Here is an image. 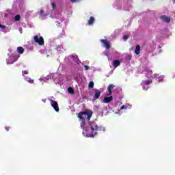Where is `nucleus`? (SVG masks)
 I'll return each instance as SVG.
<instances>
[{"instance_id": "1", "label": "nucleus", "mask_w": 175, "mask_h": 175, "mask_svg": "<svg viewBox=\"0 0 175 175\" xmlns=\"http://www.w3.org/2000/svg\"><path fill=\"white\" fill-rule=\"evenodd\" d=\"M92 114H94V112L91 110L85 109L84 111H81L78 114V118L81 121L83 125H85V118L87 121H90L91 120V117H92ZM83 116H85L83 117Z\"/></svg>"}, {"instance_id": "2", "label": "nucleus", "mask_w": 175, "mask_h": 175, "mask_svg": "<svg viewBox=\"0 0 175 175\" xmlns=\"http://www.w3.org/2000/svg\"><path fill=\"white\" fill-rule=\"evenodd\" d=\"M99 130V127L98 126V124L95 123L94 122H90V137H94L95 135H97L98 131Z\"/></svg>"}, {"instance_id": "3", "label": "nucleus", "mask_w": 175, "mask_h": 175, "mask_svg": "<svg viewBox=\"0 0 175 175\" xmlns=\"http://www.w3.org/2000/svg\"><path fill=\"white\" fill-rule=\"evenodd\" d=\"M33 39L34 42L36 43H38L39 46H44V39L43 38V37L40 36L39 38V36H34Z\"/></svg>"}, {"instance_id": "4", "label": "nucleus", "mask_w": 175, "mask_h": 175, "mask_svg": "<svg viewBox=\"0 0 175 175\" xmlns=\"http://www.w3.org/2000/svg\"><path fill=\"white\" fill-rule=\"evenodd\" d=\"M49 102H50L52 107L54 109V110L58 113V111H59V107H58V103H57V101L53 100L52 99H50Z\"/></svg>"}, {"instance_id": "5", "label": "nucleus", "mask_w": 175, "mask_h": 175, "mask_svg": "<svg viewBox=\"0 0 175 175\" xmlns=\"http://www.w3.org/2000/svg\"><path fill=\"white\" fill-rule=\"evenodd\" d=\"M101 43H103V46L105 47V49H107V50H109V49H110V42H109V41H107V40H100Z\"/></svg>"}, {"instance_id": "6", "label": "nucleus", "mask_w": 175, "mask_h": 175, "mask_svg": "<svg viewBox=\"0 0 175 175\" xmlns=\"http://www.w3.org/2000/svg\"><path fill=\"white\" fill-rule=\"evenodd\" d=\"M161 20H162V21H164L165 23H169L171 21L170 17H168L166 15H163L160 17Z\"/></svg>"}, {"instance_id": "7", "label": "nucleus", "mask_w": 175, "mask_h": 175, "mask_svg": "<svg viewBox=\"0 0 175 175\" xmlns=\"http://www.w3.org/2000/svg\"><path fill=\"white\" fill-rule=\"evenodd\" d=\"M152 83V80H144L142 81V82L141 83V85H142V87H146L148 85H150V84Z\"/></svg>"}, {"instance_id": "8", "label": "nucleus", "mask_w": 175, "mask_h": 175, "mask_svg": "<svg viewBox=\"0 0 175 175\" xmlns=\"http://www.w3.org/2000/svg\"><path fill=\"white\" fill-rule=\"evenodd\" d=\"M100 94H102V92H100V91L95 90L94 100H96V99H99V97L100 96Z\"/></svg>"}, {"instance_id": "9", "label": "nucleus", "mask_w": 175, "mask_h": 175, "mask_svg": "<svg viewBox=\"0 0 175 175\" xmlns=\"http://www.w3.org/2000/svg\"><path fill=\"white\" fill-rule=\"evenodd\" d=\"M113 100V96L105 97L103 99V103H110Z\"/></svg>"}, {"instance_id": "10", "label": "nucleus", "mask_w": 175, "mask_h": 175, "mask_svg": "<svg viewBox=\"0 0 175 175\" xmlns=\"http://www.w3.org/2000/svg\"><path fill=\"white\" fill-rule=\"evenodd\" d=\"M47 80H49V79H46V78H40L38 79V81H40L38 83L39 85H43L44 83H47Z\"/></svg>"}, {"instance_id": "11", "label": "nucleus", "mask_w": 175, "mask_h": 175, "mask_svg": "<svg viewBox=\"0 0 175 175\" xmlns=\"http://www.w3.org/2000/svg\"><path fill=\"white\" fill-rule=\"evenodd\" d=\"M112 65H113V66H114V68H117V67L120 66V65H121V62H120V60H118V59L113 60Z\"/></svg>"}, {"instance_id": "12", "label": "nucleus", "mask_w": 175, "mask_h": 175, "mask_svg": "<svg viewBox=\"0 0 175 175\" xmlns=\"http://www.w3.org/2000/svg\"><path fill=\"white\" fill-rule=\"evenodd\" d=\"M94 23H95V18H94L93 16H91L90 18V20L88 21V25H92Z\"/></svg>"}, {"instance_id": "13", "label": "nucleus", "mask_w": 175, "mask_h": 175, "mask_svg": "<svg viewBox=\"0 0 175 175\" xmlns=\"http://www.w3.org/2000/svg\"><path fill=\"white\" fill-rule=\"evenodd\" d=\"M17 51L18 54H23L24 53V48L23 46H18L17 48Z\"/></svg>"}, {"instance_id": "14", "label": "nucleus", "mask_w": 175, "mask_h": 175, "mask_svg": "<svg viewBox=\"0 0 175 175\" xmlns=\"http://www.w3.org/2000/svg\"><path fill=\"white\" fill-rule=\"evenodd\" d=\"M135 53V54H137V55H139V54H140V46L139 45L136 46Z\"/></svg>"}, {"instance_id": "15", "label": "nucleus", "mask_w": 175, "mask_h": 175, "mask_svg": "<svg viewBox=\"0 0 175 175\" xmlns=\"http://www.w3.org/2000/svg\"><path fill=\"white\" fill-rule=\"evenodd\" d=\"M25 80L28 83H30V84H32L33 83V79H31L29 77H26Z\"/></svg>"}, {"instance_id": "16", "label": "nucleus", "mask_w": 175, "mask_h": 175, "mask_svg": "<svg viewBox=\"0 0 175 175\" xmlns=\"http://www.w3.org/2000/svg\"><path fill=\"white\" fill-rule=\"evenodd\" d=\"M21 18V16L20 15H16L15 16L14 20L15 21H20Z\"/></svg>"}, {"instance_id": "17", "label": "nucleus", "mask_w": 175, "mask_h": 175, "mask_svg": "<svg viewBox=\"0 0 175 175\" xmlns=\"http://www.w3.org/2000/svg\"><path fill=\"white\" fill-rule=\"evenodd\" d=\"M68 91L69 94H75V90L73 88H68Z\"/></svg>"}, {"instance_id": "18", "label": "nucleus", "mask_w": 175, "mask_h": 175, "mask_svg": "<svg viewBox=\"0 0 175 175\" xmlns=\"http://www.w3.org/2000/svg\"><path fill=\"white\" fill-rule=\"evenodd\" d=\"M111 94H112L111 88H108V89H107V95L108 96H109V95H111Z\"/></svg>"}, {"instance_id": "19", "label": "nucleus", "mask_w": 175, "mask_h": 175, "mask_svg": "<svg viewBox=\"0 0 175 175\" xmlns=\"http://www.w3.org/2000/svg\"><path fill=\"white\" fill-rule=\"evenodd\" d=\"M39 14H40V16H41V17H44V16H46V15H44V11L43 10H41L40 11Z\"/></svg>"}, {"instance_id": "20", "label": "nucleus", "mask_w": 175, "mask_h": 175, "mask_svg": "<svg viewBox=\"0 0 175 175\" xmlns=\"http://www.w3.org/2000/svg\"><path fill=\"white\" fill-rule=\"evenodd\" d=\"M89 88H94V81H90L88 85Z\"/></svg>"}, {"instance_id": "21", "label": "nucleus", "mask_w": 175, "mask_h": 175, "mask_svg": "<svg viewBox=\"0 0 175 175\" xmlns=\"http://www.w3.org/2000/svg\"><path fill=\"white\" fill-rule=\"evenodd\" d=\"M22 75H23V76H24V75H28V70L22 71Z\"/></svg>"}, {"instance_id": "22", "label": "nucleus", "mask_w": 175, "mask_h": 175, "mask_svg": "<svg viewBox=\"0 0 175 175\" xmlns=\"http://www.w3.org/2000/svg\"><path fill=\"white\" fill-rule=\"evenodd\" d=\"M84 69H85V70H88L90 69V66H88L87 65H85L84 66Z\"/></svg>"}, {"instance_id": "23", "label": "nucleus", "mask_w": 175, "mask_h": 175, "mask_svg": "<svg viewBox=\"0 0 175 175\" xmlns=\"http://www.w3.org/2000/svg\"><path fill=\"white\" fill-rule=\"evenodd\" d=\"M123 40L125 41L128 40V36H126V35L124 36Z\"/></svg>"}, {"instance_id": "24", "label": "nucleus", "mask_w": 175, "mask_h": 175, "mask_svg": "<svg viewBox=\"0 0 175 175\" xmlns=\"http://www.w3.org/2000/svg\"><path fill=\"white\" fill-rule=\"evenodd\" d=\"M0 28H1L2 29H5V28H6V26H5L3 25H1Z\"/></svg>"}, {"instance_id": "25", "label": "nucleus", "mask_w": 175, "mask_h": 175, "mask_svg": "<svg viewBox=\"0 0 175 175\" xmlns=\"http://www.w3.org/2000/svg\"><path fill=\"white\" fill-rule=\"evenodd\" d=\"M107 88H114V85L111 84L107 87Z\"/></svg>"}, {"instance_id": "26", "label": "nucleus", "mask_w": 175, "mask_h": 175, "mask_svg": "<svg viewBox=\"0 0 175 175\" xmlns=\"http://www.w3.org/2000/svg\"><path fill=\"white\" fill-rule=\"evenodd\" d=\"M51 5H52L53 9H55V3H52Z\"/></svg>"}, {"instance_id": "27", "label": "nucleus", "mask_w": 175, "mask_h": 175, "mask_svg": "<svg viewBox=\"0 0 175 175\" xmlns=\"http://www.w3.org/2000/svg\"><path fill=\"white\" fill-rule=\"evenodd\" d=\"M9 129H10V126H5V131H7V132H9Z\"/></svg>"}, {"instance_id": "28", "label": "nucleus", "mask_w": 175, "mask_h": 175, "mask_svg": "<svg viewBox=\"0 0 175 175\" xmlns=\"http://www.w3.org/2000/svg\"><path fill=\"white\" fill-rule=\"evenodd\" d=\"M124 109H125V105H122V106L120 107V110H124Z\"/></svg>"}, {"instance_id": "29", "label": "nucleus", "mask_w": 175, "mask_h": 175, "mask_svg": "<svg viewBox=\"0 0 175 175\" xmlns=\"http://www.w3.org/2000/svg\"><path fill=\"white\" fill-rule=\"evenodd\" d=\"M128 58H129V59H132V55H129Z\"/></svg>"}, {"instance_id": "30", "label": "nucleus", "mask_w": 175, "mask_h": 175, "mask_svg": "<svg viewBox=\"0 0 175 175\" xmlns=\"http://www.w3.org/2000/svg\"><path fill=\"white\" fill-rule=\"evenodd\" d=\"M70 1H71V2H72V3L77 2V0H70Z\"/></svg>"}, {"instance_id": "31", "label": "nucleus", "mask_w": 175, "mask_h": 175, "mask_svg": "<svg viewBox=\"0 0 175 175\" xmlns=\"http://www.w3.org/2000/svg\"><path fill=\"white\" fill-rule=\"evenodd\" d=\"M42 102H44V103H46V100H42Z\"/></svg>"}, {"instance_id": "32", "label": "nucleus", "mask_w": 175, "mask_h": 175, "mask_svg": "<svg viewBox=\"0 0 175 175\" xmlns=\"http://www.w3.org/2000/svg\"><path fill=\"white\" fill-rule=\"evenodd\" d=\"M150 73L152 74V71L150 70Z\"/></svg>"}, {"instance_id": "33", "label": "nucleus", "mask_w": 175, "mask_h": 175, "mask_svg": "<svg viewBox=\"0 0 175 175\" xmlns=\"http://www.w3.org/2000/svg\"><path fill=\"white\" fill-rule=\"evenodd\" d=\"M68 88H72V87H68Z\"/></svg>"}, {"instance_id": "34", "label": "nucleus", "mask_w": 175, "mask_h": 175, "mask_svg": "<svg viewBox=\"0 0 175 175\" xmlns=\"http://www.w3.org/2000/svg\"><path fill=\"white\" fill-rule=\"evenodd\" d=\"M81 128H83V126H81Z\"/></svg>"}]
</instances>
